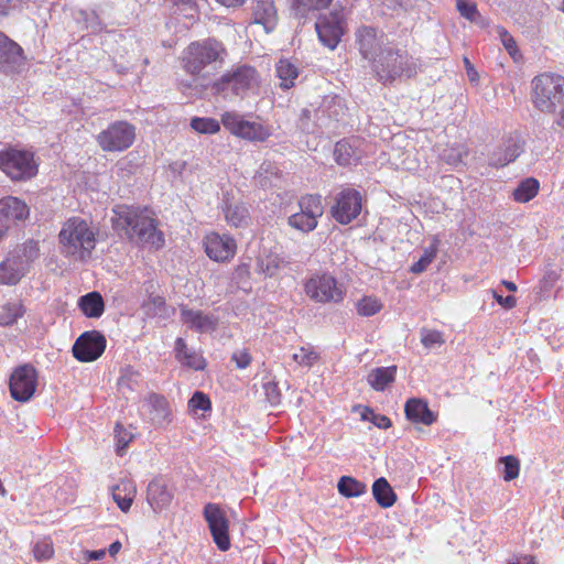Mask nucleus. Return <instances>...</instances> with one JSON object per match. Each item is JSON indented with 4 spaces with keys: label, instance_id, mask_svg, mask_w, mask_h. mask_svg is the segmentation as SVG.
<instances>
[{
    "label": "nucleus",
    "instance_id": "obj_1",
    "mask_svg": "<svg viewBox=\"0 0 564 564\" xmlns=\"http://www.w3.org/2000/svg\"><path fill=\"white\" fill-rule=\"evenodd\" d=\"M112 227L130 241L160 249L164 245L163 234L148 208L118 205L113 209Z\"/></svg>",
    "mask_w": 564,
    "mask_h": 564
},
{
    "label": "nucleus",
    "instance_id": "obj_2",
    "mask_svg": "<svg viewBox=\"0 0 564 564\" xmlns=\"http://www.w3.org/2000/svg\"><path fill=\"white\" fill-rule=\"evenodd\" d=\"M531 100L535 109L554 115V126L564 130V77L544 73L531 82Z\"/></svg>",
    "mask_w": 564,
    "mask_h": 564
},
{
    "label": "nucleus",
    "instance_id": "obj_3",
    "mask_svg": "<svg viewBox=\"0 0 564 564\" xmlns=\"http://www.w3.org/2000/svg\"><path fill=\"white\" fill-rule=\"evenodd\" d=\"M97 229L88 220L74 216L68 218L58 234L64 256L85 261L90 258L97 242Z\"/></svg>",
    "mask_w": 564,
    "mask_h": 564
},
{
    "label": "nucleus",
    "instance_id": "obj_4",
    "mask_svg": "<svg viewBox=\"0 0 564 564\" xmlns=\"http://www.w3.org/2000/svg\"><path fill=\"white\" fill-rule=\"evenodd\" d=\"M260 74L250 65L241 64L231 67L223 74L212 86L216 95L231 100L235 97L246 98L257 93L260 86Z\"/></svg>",
    "mask_w": 564,
    "mask_h": 564
},
{
    "label": "nucleus",
    "instance_id": "obj_5",
    "mask_svg": "<svg viewBox=\"0 0 564 564\" xmlns=\"http://www.w3.org/2000/svg\"><path fill=\"white\" fill-rule=\"evenodd\" d=\"M376 77L383 84L392 83L397 78H411L419 70V63L405 50L389 44L381 55L375 59L371 67Z\"/></svg>",
    "mask_w": 564,
    "mask_h": 564
},
{
    "label": "nucleus",
    "instance_id": "obj_6",
    "mask_svg": "<svg viewBox=\"0 0 564 564\" xmlns=\"http://www.w3.org/2000/svg\"><path fill=\"white\" fill-rule=\"evenodd\" d=\"M226 48L215 39L192 42L183 52V67L191 75L200 74L207 66L223 62Z\"/></svg>",
    "mask_w": 564,
    "mask_h": 564
},
{
    "label": "nucleus",
    "instance_id": "obj_7",
    "mask_svg": "<svg viewBox=\"0 0 564 564\" xmlns=\"http://www.w3.org/2000/svg\"><path fill=\"white\" fill-rule=\"evenodd\" d=\"M305 294L319 304H338L346 296V288L343 283L328 273H314L304 283Z\"/></svg>",
    "mask_w": 564,
    "mask_h": 564
},
{
    "label": "nucleus",
    "instance_id": "obj_8",
    "mask_svg": "<svg viewBox=\"0 0 564 564\" xmlns=\"http://www.w3.org/2000/svg\"><path fill=\"white\" fill-rule=\"evenodd\" d=\"M0 169L13 181L29 180L37 173L33 153L13 148L0 151Z\"/></svg>",
    "mask_w": 564,
    "mask_h": 564
},
{
    "label": "nucleus",
    "instance_id": "obj_9",
    "mask_svg": "<svg viewBox=\"0 0 564 564\" xmlns=\"http://www.w3.org/2000/svg\"><path fill=\"white\" fill-rule=\"evenodd\" d=\"M135 140V127L124 120L111 122L100 131L96 141L105 152H122L129 149Z\"/></svg>",
    "mask_w": 564,
    "mask_h": 564
},
{
    "label": "nucleus",
    "instance_id": "obj_10",
    "mask_svg": "<svg viewBox=\"0 0 564 564\" xmlns=\"http://www.w3.org/2000/svg\"><path fill=\"white\" fill-rule=\"evenodd\" d=\"M355 44L362 58L372 67L375 59L390 43L383 31L370 25H361L355 32Z\"/></svg>",
    "mask_w": 564,
    "mask_h": 564
},
{
    "label": "nucleus",
    "instance_id": "obj_11",
    "mask_svg": "<svg viewBox=\"0 0 564 564\" xmlns=\"http://www.w3.org/2000/svg\"><path fill=\"white\" fill-rule=\"evenodd\" d=\"M361 209V193L351 187H343L334 197L330 214L337 223L348 225L360 215Z\"/></svg>",
    "mask_w": 564,
    "mask_h": 564
},
{
    "label": "nucleus",
    "instance_id": "obj_12",
    "mask_svg": "<svg viewBox=\"0 0 564 564\" xmlns=\"http://www.w3.org/2000/svg\"><path fill=\"white\" fill-rule=\"evenodd\" d=\"M315 30L321 43L330 50H335L346 30L343 11L334 10L319 17L315 23Z\"/></svg>",
    "mask_w": 564,
    "mask_h": 564
},
{
    "label": "nucleus",
    "instance_id": "obj_13",
    "mask_svg": "<svg viewBox=\"0 0 564 564\" xmlns=\"http://www.w3.org/2000/svg\"><path fill=\"white\" fill-rule=\"evenodd\" d=\"M203 516L217 547L220 551L229 550V521L221 507L217 503L208 502L204 507Z\"/></svg>",
    "mask_w": 564,
    "mask_h": 564
},
{
    "label": "nucleus",
    "instance_id": "obj_14",
    "mask_svg": "<svg viewBox=\"0 0 564 564\" xmlns=\"http://www.w3.org/2000/svg\"><path fill=\"white\" fill-rule=\"evenodd\" d=\"M36 384L37 373L34 367L31 365L19 366L10 376V394L19 402H26L33 397Z\"/></svg>",
    "mask_w": 564,
    "mask_h": 564
},
{
    "label": "nucleus",
    "instance_id": "obj_15",
    "mask_svg": "<svg viewBox=\"0 0 564 564\" xmlns=\"http://www.w3.org/2000/svg\"><path fill=\"white\" fill-rule=\"evenodd\" d=\"M106 338L97 330L83 333L73 345V356L82 362L98 359L106 349Z\"/></svg>",
    "mask_w": 564,
    "mask_h": 564
},
{
    "label": "nucleus",
    "instance_id": "obj_16",
    "mask_svg": "<svg viewBox=\"0 0 564 564\" xmlns=\"http://www.w3.org/2000/svg\"><path fill=\"white\" fill-rule=\"evenodd\" d=\"M205 252L216 262L231 260L237 252L236 240L226 234L209 232L204 238Z\"/></svg>",
    "mask_w": 564,
    "mask_h": 564
},
{
    "label": "nucleus",
    "instance_id": "obj_17",
    "mask_svg": "<svg viewBox=\"0 0 564 564\" xmlns=\"http://www.w3.org/2000/svg\"><path fill=\"white\" fill-rule=\"evenodd\" d=\"M25 57L22 47L0 32V72L18 73L24 65Z\"/></svg>",
    "mask_w": 564,
    "mask_h": 564
},
{
    "label": "nucleus",
    "instance_id": "obj_18",
    "mask_svg": "<svg viewBox=\"0 0 564 564\" xmlns=\"http://www.w3.org/2000/svg\"><path fill=\"white\" fill-rule=\"evenodd\" d=\"M30 214L26 203L14 196L0 199V238L4 236L10 225L28 218Z\"/></svg>",
    "mask_w": 564,
    "mask_h": 564
},
{
    "label": "nucleus",
    "instance_id": "obj_19",
    "mask_svg": "<svg viewBox=\"0 0 564 564\" xmlns=\"http://www.w3.org/2000/svg\"><path fill=\"white\" fill-rule=\"evenodd\" d=\"M141 414L154 426H162L171 421L169 402L163 395L158 393H150L143 399Z\"/></svg>",
    "mask_w": 564,
    "mask_h": 564
},
{
    "label": "nucleus",
    "instance_id": "obj_20",
    "mask_svg": "<svg viewBox=\"0 0 564 564\" xmlns=\"http://www.w3.org/2000/svg\"><path fill=\"white\" fill-rule=\"evenodd\" d=\"M523 149L524 142L519 137H509L489 154L488 164L494 167H503L514 162Z\"/></svg>",
    "mask_w": 564,
    "mask_h": 564
},
{
    "label": "nucleus",
    "instance_id": "obj_21",
    "mask_svg": "<svg viewBox=\"0 0 564 564\" xmlns=\"http://www.w3.org/2000/svg\"><path fill=\"white\" fill-rule=\"evenodd\" d=\"M29 268L20 252H12L0 263V284L15 285L25 275Z\"/></svg>",
    "mask_w": 564,
    "mask_h": 564
},
{
    "label": "nucleus",
    "instance_id": "obj_22",
    "mask_svg": "<svg viewBox=\"0 0 564 564\" xmlns=\"http://www.w3.org/2000/svg\"><path fill=\"white\" fill-rule=\"evenodd\" d=\"M181 318L185 325L198 333L214 332L219 322V318L214 314L189 308H182Z\"/></svg>",
    "mask_w": 564,
    "mask_h": 564
},
{
    "label": "nucleus",
    "instance_id": "obj_23",
    "mask_svg": "<svg viewBox=\"0 0 564 564\" xmlns=\"http://www.w3.org/2000/svg\"><path fill=\"white\" fill-rule=\"evenodd\" d=\"M404 414L410 422L425 426L432 425L437 420V415L430 410L427 402L420 398H410L405 402Z\"/></svg>",
    "mask_w": 564,
    "mask_h": 564
},
{
    "label": "nucleus",
    "instance_id": "obj_24",
    "mask_svg": "<svg viewBox=\"0 0 564 564\" xmlns=\"http://www.w3.org/2000/svg\"><path fill=\"white\" fill-rule=\"evenodd\" d=\"M252 18L254 23L263 25L265 32H271L278 22V13L273 0H254Z\"/></svg>",
    "mask_w": 564,
    "mask_h": 564
},
{
    "label": "nucleus",
    "instance_id": "obj_25",
    "mask_svg": "<svg viewBox=\"0 0 564 564\" xmlns=\"http://www.w3.org/2000/svg\"><path fill=\"white\" fill-rule=\"evenodd\" d=\"M172 499L173 494L162 480L154 479L148 485L147 500L154 512L167 508Z\"/></svg>",
    "mask_w": 564,
    "mask_h": 564
},
{
    "label": "nucleus",
    "instance_id": "obj_26",
    "mask_svg": "<svg viewBox=\"0 0 564 564\" xmlns=\"http://www.w3.org/2000/svg\"><path fill=\"white\" fill-rule=\"evenodd\" d=\"M358 140H340L334 149V158L337 164L347 166L356 164L361 159V152L358 150Z\"/></svg>",
    "mask_w": 564,
    "mask_h": 564
},
{
    "label": "nucleus",
    "instance_id": "obj_27",
    "mask_svg": "<svg viewBox=\"0 0 564 564\" xmlns=\"http://www.w3.org/2000/svg\"><path fill=\"white\" fill-rule=\"evenodd\" d=\"M111 492L119 509L127 512L135 498L137 487L131 479L123 478L112 487Z\"/></svg>",
    "mask_w": 564,
    "mask_h": 564
},
{
    "label": "nucleus",
    "instance_id": "obj_28",
    "mask_svg": "<svg viewBox=\"0 0 564 564\" xmlns=\"http://www.w3.org/2000/svg\"><path fill=\"white\" fill-rule=\"evenodd\" d=\"M283 263L284 260L278 252L263 247L257 258V271L265 276H273Z\"/></svg>",
    "mask_w": 564,
    "mask_h": 564
},
{
    "label": "nucleus",
    "instance_id": "obj_29",
    "mask_svg": "<svg viewBox=\"0 0 564 564\" xmlns=\"http://www.w3.org/2000/svg\"><path fill=\"white\" fill-rule=\"evenodd\" d=\"M175 357L183 366L195 370H203L205 368L203 356L189 349L183 338H177L175 341Z\"/></svg>",
    "mask_w": 564,
    "mask_h": 564
},
{
    "label": "nucleus",
    "instance_id": "obj_30",
    "mask_svg": "<svg viewBox=\"0 0 564 564\" xmlns=\"http://www.w3.org/2000/svg\"><path fill=\"white\" fill-rule=\"evenodd\" d=\"M333 0H292L291 10L300 20L316 17L317 12L326 9Z\"/></svg>",
    "mask_w": 564,
    "mask_h": 564
},
{
    "label": "nucleus",
    "instance_id": "obj_31",
    "mask_svg": "<svg viewBox=\"0 0 564 564\" xmlns=\"http://www.w3.org/2000/svg\"><path fill=\"white\" fill-rule=\"evenodd\" d=\"M397 367H378L372 369L367 381L370 387L376 391H383L389 384L395 380Z\"/></svg>",
    "mask_w": 564,
    "mask_h": 564
},
{
    "label": "nucleus",
    "instance_id": "obj_32",
    "mask_svg": "<svg viewBox=\"0 0 564 564\" xmlns=\"http://www.w3.org/2000/svg\"><path fill=\"white\" fill-rule=\"evenodd\" d=\"M225 219L232 227H242L248 224L249 210L242 203L226 202L223 206Z\"/></svg>",
    "mask_w": 564,
    "mask_h": 564
},
{
    "label": "nucleus",
    "instance_id": "obj_33",
    "mask_svg": "<svg viewBox=\"0 0 564 564\" xmlns=\"http://www.w3.org/2000/svg\"><path fill=\"white\" fill-rule=\"evenodd\" d=\"M78 306L85 316L98 318L105 311L102 296L98 292H90L78 300Z\"/></svg>",
    "mask_w": 564,
    "mask_h": 564
},
{
    "label": "nucleus",
    "instance_id": "obj_34",
    "mask_svg": "<svg viewBox=\"0 0 564 564\" xmlns=\"http://www.w3.org/2000/svg\"><path fill=\"white\" fill-rule=\"evenodd\" d=\"M372 495L375 500L381 508H390L394 505L397 500V496L392 487L383 477H380L375 480L372 485Z\"/></svg>",
    "mask_w": 564,
    "mask_h": 564
},
{
    "label": "nucleus",
    "instance_id": "obj_35",
    "mask_svg": "<svg viewBox=\"0 0 564 564\" xmlns=\"http://www.w3.org/2000/svg\"><path fill=\"white\" fill-rule=\"evenodd\" d=\"M539 189V181L534 177H527L513 189L512 198L517 203H528L538 195Z\"/></svg>",
    "mask_w": 564,
    "mask_h": 564
},
{
    "label": "nucleus",
    "instance_id": "obj_36",
    "mask_svg": "<svg viewBox=\"0 0 564 564\" xmlns=\"http://www.w3.org/2000/svg\"><path fill=\"white\" fill-rule=\"evenodd\" d=\"M276 76L282 89H290L299 76L297 67L289 59H280L275 66Z\"/></svg>",
    "mask_w": 564,
    "mask_h": 564
},
{
    "label": "nucleus",
    "instance_id": "obj_37",
    "mask_svg": "<svg viewBox=\"0 0 564 564\" xmlns=\"http://www.w3.org/2000/svg\"><path fill=\"white\" fill-rule=\"evenodd\" d=\"M299 207L306 216L313 217L318 221V218L324 214V205L322 196L318 194H307L299 199Z\"/></svg>",
    "mask_w": 564,
    "mask_h": 564
},
{
    "label": "nucleus",
    "instance_id": "obj_38",
    "mask_svg": "<svg viewBox=\"0 0 564 564\" xmlns=\"http://www.w3.org/2000/svg\"><path fill=\"white\" fill-rule=\"evenodd\" d=\"M272 134V129L269 126H264L261 122L247 120L243 128L241 139L251 142H263L269 139Z\"/></svg>",
    "mask_w": 564,
    "mask_h": 564
},
{
    "label": "nucleus",
    "instance_id": "obj_39",
    "mask_svg": "<svg viewBox=\"0 0 564 564\" xmlns=\"http://www.w3.org/2000/svg\"><path fill=\"white\" fill-rule=\"evenodd\" d=\"M337 489L340 495L351 498L359 497L365 494L367 491V486L354 477L343 476L338 480Z\"/></svg>",
    "mask_w": 564,
    "mask_h": 564
},
{
    "label": "nucleus",
    "instance_id": "obj_40",
    "mask_svg": "<svg viewBox=\"0 0 564 564\" xmlns=\"http://www.w3.org/2000/svg\"><path fill=\"white\" fill-rule=\"evenodd\" d=\"M246 121L245 117L237 111H225L221 115V124L224 128L238 138H241L243 133Z\"/></svg>",
    "mask_w": 564,
    "mask_h": 564
},
{
    "label": "nucleus",
    "instance_id": "obj_41",
    "mask_svg": "<svg viewBox=\"0 0 564 564\" xmlns=\"http://www.w3.org/2000/svg\"><path fill=\"white\" fill-rule=\"evenodd\" d=\"M24 314L23 305L20 302H9L0 306V325L9 326L14 324Z\"/></svg>",
    "mask_w": 564,
    "mask_h": 564
},
{
    "label": "nucleus",
    "instance_id": "obj_42",
    "mask_svg": "<svg viewBox=\"0 0 564 564\" xmlns=\"http://www.w3.org/2000/svg\"><path fill=\"white\" fill-rule=\"evenodd\" d=\"M440 239L433 238V242L430 247L425 248L420 259L414 262L411 267L413 273H422L433 262L438 251Z\"/></svg>",
    "mask_w": 564,
    "mask_h": 564
},
{
    "label": "nucleus",
    "instance_id": "obj_43",
    "mask_svg": "<svg viewBox=\"0 0 564 564\" xmlns=\"http://www.w3.org/2000/svg\"><path fill=\"white\" fill-rule=\"evenodd\" d=\"M318 358L319 354L312 345L302 346L292 355V359L295 364L307 368H311L313 365H315Z\"/></svg>",
    "mask_w": 564,
    "mask_h": 564
},
{
    "label": "nucleus",
    "instance_id": "obj_44",
    "mask_svg": "<svg viewBox=\"0 0 564 564\" xmlns=\"http://www.w3.org/2000/svg\"><path fill=\"white\" fill-rule=\"evenodd\" d=\"M288 224L292 228L301 232L307 234L313 231L317 227L318 221L313 219V217L306 216L304 213L300 210L297 213L292 214L289 217Z\"/></svg>",
    "mask_w": 564,
    "mask_h": 564
},
{
    "label": "nucleus",
    "instance_id": "obj_45",
    "mask_svg": "<svg viewBox=\"0 0 564 564\" xmlns=\"http://www.w3.org/2000/svg\"><path fill=\"white\" fill-rule=\"evenodd\" d=\"M314 119L316 120L317 133L323 132L324 129L330 127L333 120H337L334 118L335 111H330V107L325 101L321 107L314 108L312 107Z\"/></svg>",
    "mask_w": 564,
    "mask_h": 564
},
{
    "label": "nucleus",
    "instance_id": "obj_46",
    "mask_svg": "<svg viewBox=\"0 0 564 564\" xmlns=\"http://www.w3.org/2000/svg\"><path fill=\"white\" fill-rule=\"evenodd\" d=\"M191 128L202 134H215L220 131V122L214 118L194 117Z\"/></svg>",
    "mask_w": 564,
    "mask_h": 564
},
{
    "label": "nucleus",
    "instance_id": "obj_47",
    "mask_svg": "<svg viewBox=\"0 0 564 564\" xmlns=\"http://www.w3.org/2000/svg\"><path fill=\"white\" fill-rule=\"evenodd\" d=\"M147 316L149 317H165L166 316V303L165 299L160 295H151L142 305Z\"/></svg>",
    "mask_w": 564,
    "mask_h": 564
},
{
    "label": "nucleus",
    "instance_id": "obj_48",
    "mask_svg": "<svg viewBox=\"0 0 564 564\" xmlns=\"http://www.w3.org/2000/svg\"><path fill=\"white\" fill-rule=\"evenodd\" d=\"M467 155V149L462 144H454L445 148L440 158L451 166H458L463 163V159Z\"/></svg>",
    "mask_w": 564,
    "mask_h": 564
},
{
    "label": "nucleus",
    "instance_id": "obj_49",
    "mask_svg": "<svg viewBox=\"0 0 564 564\" xmlns=\"http://www.w3.org/2000/svg\"><path fill=\"white\" fill-rule=\"evenodd\" d=\"M75 19L83 29L89 30L93 33L102 30L101 22L94 11L78 10L75 13Z\"/></svg>",
    "mask_w": 564,
    "mask_h": 564
},
{
    "label": "nucleus",
    "instance_id": "obj_50",
    "mask_svg": "<svg viewBox=\"0 0 564 564\" xmlns=\"http://www.w3.org/2000/svg\"><path fill=\"white\" fill-rule=\"evenodd\" d=\"M381 308V302L375 296H364L356 304L357 313L366 317L377 314Z\"/></svg>",
    "mask_w": 564,
    "mask_h": 564
},
{
    "label": "nucleus",
    "instance_id": "obj_51",
    "mask_svg": "<svg viewBox=\"0 0 564 564\" xmlns=\"http://www.w3.org/2000/svg\"><path fill=\"white\" fill-rule=\"evenodd\" d=\"M499 463L502 465V477L506 481H511L519 476L520 471V463L519 459L514 456H505L499 459Z\"/></svg>",
    "mask_w": 564,
    "mask_h": 564
},
{
    "label": "nucleus",
    "instance_id": "obj_52",
    "mask_svg": "<svg viewBox=\"0 0 564 564\" xmlns=\"http://www.w3.org/2000/svg\"><path fill=\"white\" fill-rule=\"evenodd\" d=\"M133 440V434L126 430L121 424L117 423L115 426V441L118 455H123L126 448Z\"/></svg>",
    "mask_w": 564,
    "mask_h": 564
},
{
    "label": "nucleus",
    "instance_id": "obj_53",
    "mask_svg": "<svg viewBox=\"0 0 564 564\" xmlns=\"http://www.w3.org/2000/svg\"><path fill=\"white\" fill-rule=\"evenodd\" d=\"M54 554L53 543L50 539H42L33 546V555L37 561L50 560Z\"/></svg>",
    "mask_w": 564,
    "mask_h": 564
},
{
    "label": "nucleus",
    "instance_id": "obj_54",
    "mask_svg": "<svg viewBox=\"0 0 564 564\" xmlns=\"http://www.w3.org/2000/svg\"><path fill=\"white\" fill-rule=\"evenodd\" d=\"M140 375L138 371H134L131 368L124 370V372L119 378L118 384L121 390L128 389L133 391L139 386Z\"/></svg>",
    "mask_w": 564,
    "mask_h": 564
},
{
    "label": "nucleus",
    "instance_id": "obj_55",
    "mask_svg": "<svg viewBox=\"0 0 564 564\" xmlns=\"http://www.w3.org/2000/svg\"><path fill=\"white\" fill-rule=\"evenodd\" d=\"M361 420L362 421H370L372 422L377 427L387 430L391 426V420L382 414H376L370 408H365L361 412Z\"/></svg>",
    "mask_w": 564,
    "mask_h": 564
},
{
    "label": "nucleus",
    "instance_id": "obj_56",
    "mask_svg": "<svg viewBox=\"0 0 564 564\" xmlns=\"http://www.w3.org/2000/svg\"><path fill=\"white\" fill-rule=\"evenodd\" d=\"M316 120L313 116V110L311 108H305L302 110L300 119H299V127L303 132L306 133H317L316 128Z\"/></svg>",
    "mask_w": 564,
    "mask_h": 564
},
{
    "label": "nucleus",
    "instance_id": "obj_57",
    "mask_svg": "<svg viewBox=\"0 0 564 564\" xmlns=\"http://www.w3.org/2000/svg\"><path fill=\"white\" fill-rule=\"evenodd\" d=\"M188 409L193 413L205 412L210 409V401L205 393L196 391L188 401Z\"/></svg>",
    "mask_w": 564,
    "mask_h": 564
},
{
    "label": "nucleus",
    "instance_id": "obj_58",
    "mask_svg": "<svg viewBox=\"0 0 564 564\" xmlns=\"http://www.w3.org/2000/svg\"><path fill=\"white\" fill-rule=\"evenodd\" d=\"M421 343L425 348H433L444 344L443 334L438 330L423 329L421 332Z\"/></svg>",
    "mask_w": 564,
    "mask_h": 564
},
{
    "label": "nucleus",
    "instance_id": "obj_59",
    "mask_svg": "<svg viewBox=\"0 0 564 564\" xmlns=\"http://www.w3.org/2000/svg\"><path fill=\"white\" fill-rule=\"evenodd\" d=\"M457 10L465 19L476 22L480 15L476 3L468 0H457Z\"/></svg>",
    "mask_w": 564,
    "mask_h": 564
},
{
    "label": "nucleus",
    "instance_id": "obj_60",
    "mask_svg": "<svg viewBox=\"0 0 564 564\" xmlns=\"http://www.w3.org/2000/svg\"><path fill=\"white\" fill-rule=\"evenodd\" d=\"M561 278V273L556 269H547L540 282L541 291L543 293H547L551 289L555 286L557 281Z\"/></svg>",
    "mask_w": 564,
    "mask_h": 564
},
{
    "label": "nucleus",
    "instance_id": "obj_61",
    "mask_svg": "<svg viewBox=\"0 0 564 564\" xmlns=\"http://www.w3.org/2000/svg\"><path fill=\"white\" fill-rule=\"evenodd\" d=\"M263 390L268 402L272 405H276L280 403L281 393L278 387V383L273 381H268L263 384Z\"/></svg>",
    "mask_w": 564,
    "mask_h": 564
},
{
    "label": "nucleus",
    "instance_id": "obj_62",
    "mask_svg": "<svg viewBox=\"0 0 564 564\" xmlns=\"http://www.w3.org/2000/svg\"><path fill=\"white\" fill-rule=\"evenodd\" d=\"M14 252H20V256L23 257V260H26V267L29 268L30 262L35 260L39 257V248L36 242L30 241L24 243L22 249L15 250Z\"/></svg>",
    "mask_w": 564,
    "mask_h": 564
},
{
    "label": "nucleus",
    "instance_id": "obj_63",
    "mask_svg": "<svg viewBox=\"0 0 564 564\" xmlns=\"http://www.w3.org/2000/svg\"><path fill=\"white\" fill-rule=\"evenodd\" d=\"M500 36H501L503 46L506 47L509 55L513 59H517V55L519 54V52H518L517 44H516V41L513 40V37L506 30L500 31Z\"/></svg>",
    "mask_w": 564,
    "mask_h": 564
},
{
    "label": "nucleus",
    "instance_id": "obj_64",
    "mask_svg": "<svg viewBox=\"0 0 564 564\" xmlns=\"http://www.w3.org/2000/svg\"><path fill=\"white\" fill-rule=\"evenodd\" d=\"M231 359L236 362V366L240 369L247 368L251 362V356L246 349L237 350L232 354Z\"/></svg>",
    "mask_w": 564,
    "mask_h": 564
}]
</instances>
